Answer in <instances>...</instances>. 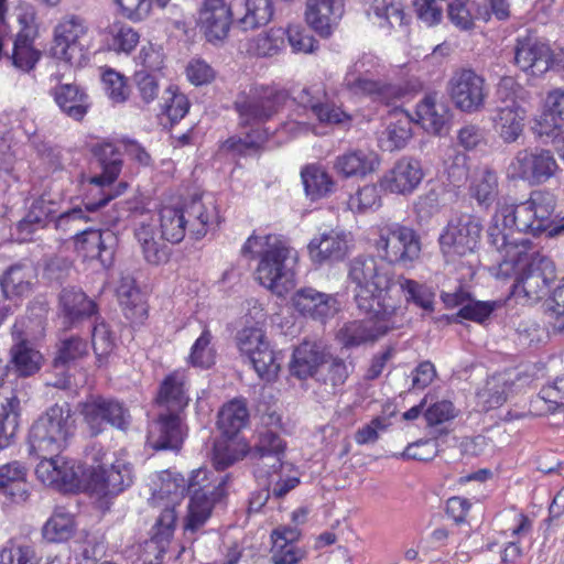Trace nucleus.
I'll list each match as a JSON object with an SVG mask.
<instances>
[{
    "instance_id": "nucleus-4",
    "label": "nucleus",
    "mask_w": 564,
    "mask_h": 564,
    "mask_svg": "<svg viewBox=\"0 0 564 564\" xmlns=\"http://www.w3.org/2000/svg\"><path fill=\"white\" fill-rule=\"evenodd\" d=\"M348 278L355 284V302L359 311H371L376 305L403 308L401 300L393 294V273L382 260L373 257L355 258L350 262Z\"/></svg>"
},
{
    "instance_id": "nucleus-46",
    "label": "nucleus",
    "mask_w": 564,
    "mask_h": 564,
    "mask_svg": "<svg viewBox=\"0 0 564 564\" xmlns=\"http://www.w3.org/2000/svg\"><path fill=\"white\" fill-rule=\"evenodd\" d=\"M139 33L128 24L113 22L105 30V43L109 51L129 54L139 43Z\"/></svg>"
},
{
    "instance_id": "nucleus-16",
    "label": "nucleus",
    "mask_w": 564,
    "mask_h": 564,
    "mask_svg": "<svg viewBox=\"0 0 564 564\" xmlns=\"http://www.w3.org/2000/svg\"><path fill=\"white\" fill-rule=\"evenodd\" d=\"M288 100L285 90L261 87L241 102L236 104L242 124L263 122L272 118Z\"/></svg>"
},
{
    "instance_id": "nucleus-40",
    "label": "nucleus",
    "mask_w": 564,
    "mask_h": 564,
    "mask_svg": "<svg viewBox=\"0 0 564 564\" xmlns=\"http://www.w3.org/2000/svg\"><path fill=\"white\" fill-rule=\"evenodd\" d=\"M249 412L243 400H232L218 413L217 425L221 434L234 438L248 423Z\"/></svg>"
},
{
    "instance_id": "nucleus-8",
    "label": "nucleus",
    "mask_w": 564,
    "mask_h": 564,
    "mask_svg": "<svg viewBox=\"0 0 564 564\" xmlns=\"http://www.w3.org/2000/svg\"><path fill=\"white\" fill-rule=\"evenodd\" d=\"M522 256L521 261H510L508 265L506 252L502 254V262L499 265V272L506 276L514 274L513 292L523 293L530 300H536L549 288V284L555 279V267L553 261L539 253H529Z\"/></svg>"
},
{
    "instance_id": "nucleus-6",
    "label": "nucleus",
    "mask_w": 564,
    "mask_h": 564,
    "mask_svg": "<svg viewBox=\"0 0 564 564\" xmlns=\"http://www.w3.org/2000/svg\"><path fill=\"white\" fill-rule=\"evenodd\" d=\"M187 492L186 480L174 471L163 470L158 475L150 503L161 508V512L151 529V542L163 552L171 542L177 521L176 506Z\"/></svg>"
},
{
    "instance_id": "nucleus-30",
    "label": "nucleus",
    "mask_w": 564,
    "mask_h": 564,
    "mask_svg": "<svg viewBox=\"0 0 564 564\" xmlns=\"http://www.w3.org/2000/svg\"><path fill=\"white\" fill-rule=\"evenodd\" d=\"M112 240L113 235L109 230L83 229L80 234H76L75 249L84 259L99 260L102 265H106L112 256L107 242Z\"/></svg>"
},
{
    "instance_id": "nucleus-44",
    "label": "nucleus",
    "mask_w": 564,
    "mask_h": 564,
    "mask_svg": "<svg viewBox=\"0 0 564 564\" xmlns=\"http://www.w3.org/2000/svg\"><path fill=\"white\" fill-rule=\"evenodd\" d=\"M19 411L20 400L13 391H10L9 395L2 397L0 412V449L8 447L17 434Z\"/></svg>"
},
{
    "instance_id": "nucleus-29",
    "label": "nucleus",
    "mask_w": 564,
    "mask_h": 564,
    "mask_svg": "<svg viewBox=\"0 0 564 564\" xmlns=\"http://www.w3.org/2000/svg\"><path fill=\"white\" fill-rule=\"evenodd\" d=\"M184 371L176 370L161 383L156 402L161 411L177 412L184 410L189 401Z\"/></svg>"
},
{
    "instance_id": "nucleus-28",
    "label": "nucleus",
    "mask_w": 564,
    "mask_h": 564,
    "mask_svg": "<svg viewBox=\"0 0 564 564\" xmlns=\"http://www.w3.org/2000/svg\"><path fill=\"white\" fill-rule=\"evenodd\" d=\"M158 221L153 218L144 219L135 227L134 236L140 245L144 259L149 263L159 264L169 259V248L164 238L156 232Z\"/></svg>"
},
{
    "instance_id": "nucleus-52",
    "label": "nucleus",
    "mask_w": 564,
    "mask_h": 564,
    "mask_svg": "<svg viewBox=\"0 0 564 564\" xmlns=\"http://www.w3.org/2000/svg\"><path fill=\"white\" fill-rule=\"evenodd\" d=\"M305 192L313 199L319 198L332 192L334 181L330 175L321 166H306L301 173Z\"/></svg>"
},
{
    "instance_id": "nucleus-24",
    "label": "nucleus",
    "mask_w": 564,
    "mask_h": 564,
    "mask_svg": "<svg viewBox=\"0 0 564 564\" xmlns=\"http://www.w3.org/2000/svg\"><path fill=\"white\" fill-rule=\"evenodd\" d=\"M184 433L177 412L160 411L148 432V444L153 449H178Z\"/></svg>"
},
{
    "instance_id": "nucleus-41",
    "label": "nucleus",
    "mask_w": 564,
    "mask_h": 564,
    "mask_svg": "<svg viewBox=\"0 0 564 564\" xmlns=\"http://www.w3.org/2000/svg\"><path fill=\"white\" fill-rule=\"evenodd\" d=\"M26 468L20 462H11L0 466V491L15 501L26 499Z\"/></svg>"
},
{
    "instance_id": "nucleus-3",
    "label": "nucleus",
    "mask_w": 564,
    "mask_h": 564,
    "mask_svg": "<svg viewBox=\"0 0 564 564\" xmlns=\"http://www.w3.org/2000/svg\"><path fill=\"white\" fill-rule=\"evenodd\" d=\"M241 253L260 257L257 280L272 293L283 296L294 288L293 264L297 261V252L282 237L252 235L242 246Z\"/></svg>"
},
{
    "instance_id": "nucleus-47",
    "label": "nucleus",
    "mask_w": 564,
    "mask_h": 564,
    "mask_svg": "<svg viewBox=\"0 0 564 564\" xmlns=\"http://www.w3.org/2000/svg\"><path fill=\"white\" fill-rule=\"evenodd\" d=\"M412 137V120L402 115L395 121L390 122L379 139L380 147L384 151L392 152L405 147Z\"/></svg>"
},
{
    "instance_id": "nucleus-23",
    "label": "nucleus",
    "mask_w": 564,
    "mask_h": 564,
    "mask_svg": "<svg viewBox=\"0 0 564 564\" xmlns=\"http://www.w3.org/2000/svg\"><path fill=\"white\" fill-rule=\"evenodd\" d=\"M349 235L343 230L330 229L314 237L308 246V256L313 263H324L343 260L349 249Z\"/></svg>"
},
{
    "instance_id": "nucleus-50",
    "label": "nucleus",
    "mask_w": 564,
    "mask_h": 564,
    "mask_svg": "<svg viewBox=\"0 0 564 564\" xmlns=\"http://www.w3.org/2000/svg\"><path fill=\"white\" fill-rule=\"evenodd\" d=\"M247 454L246 445L234 441L232 438H219L214 443L213 464L217 470H225Z\"/></svg>"
},
{
    "instance_id": "nucleus-13",
    "label": "nucleus",
    "mask_w": 564,
    "mask_h": 564,
    "mask_svg": "<svg viewBox=\"0 0 564 564\" xmlns=\"http://www.w3.org/2000/svg\"><path fill=\"white\" fill-rule=\"evenodd\" d=\"M481 227L476 219L464 215L452 219L440 236V246L448 261L474 251Z\"/></svg>"
},
{
    "instance_id": "nucleus-10",
    "label": "nucleus",
    "mask_w": 564,
    "mask_h": 564,
    "mask_svg": "<svg viewBox=\"0 0 564 564\" xmlns=\"http://www.w3.org/2000/svg\"><path fill=\"white\" fill-rule=\"evenodd\" d=\"M375 247L382 259L402 267H411L421 253V242L416 232L399 224L381 227Z\"/></svg>"
},
{
    "instance_id": "nucleus-15",
    "label": "nucleus",
    "mask_w": 564,
    "mask_h": 564,
    "mask_svg": "<svg viewBox=\"0 0 564 564\" xmlns=\"http://www.w3.org/2000/svg\"><path fill=\"white\" fill-rule=\"evenodd\" d=\"M449 94L455 106L471 113L480 110L487 97L485 79L473 69H459L449 80Z\"/></svg>"
},
{
    "instance_id": "nucleus-21",
    "label": "nucleus",
    "mask_w": 564,
    "mask_h": 564,
    "mask_svg": "<svg viewBox=\"0 0 564 564\" xmlns=\"http://www.w3.org/2000/svg\"><path fill=\"white\" fill-rule=\"evenodd\" d=\"M198 22L208 42L224 41L232 23L230 4L226 0H204L198 11Z\"/></svg>"
},
{
    "instance_id": "nucleus-60",
    "label": "nucleus",
    "mask_w": 564,
    "mask_h": 564,
    "mask_svg": "<svg viewBox=\"0 0 564 564\" xmlns=\"http://www.w3.org/2000/svg\"><path fill=\"white\" fill-rule=\"evenodd\" d=\"M478 403L488 411L501 406L507 400V384L503 380L492 377L484 389L477 393Z\"/></svg>"
},
{
    "instance_id": "nucleus-37",
    "label": "nucleus",
    "mask_w": 564,
    "mask_h": 564,
    "mask_svg": "<svg viewBox=\"0 0 564 564\" xmlns=\"http://www.w3.org/2000/svg\"><path fill=\"white\" fill-rule=\"evenodd\" d=\"M324 357L316 344L304 341L293 352L291 373L300 379L312 377L319 371Z\"/></svg>"
},
{
    "instance_id": "nucleus-18",
    "label": "nucleus",
    "mask_w": 564,
    "mask_h": 564,
    "mask_svg": "<svg viewBox=\"0 0 564 564\" xmlns=\"http://www.w3.org/2000/svg\"><path fill=\"white\" fill-rule=\"evenodd\" d=\"M294 100L308 109L316 120L324 126H349L351 116L340 107L327 100V94L321 86L304 87L294 96Z\"/></svg>"
},
{
    "instance_id": "nucleus-27",
    "label": "nucleus",
    "mask_w": 564,
    "mask_h": 564,
    "mask_svg": "<svg viewBox=\"0 0 564 564\" xmlns=\"http://www.w3.org/2000/svg\"><path fill=\"white\" fill-rule=\"evenodd\" d=\"M344 11L343 0H307L305 18L321 36L332 34Z\"/></svg>"
},
{
    "instance_id": "nucleus-20",
    "label": "nucleus",
    "mask_w": 564,
    "mask_h": 564,
    "mask_svg": "<svg viewBox=\"0 0 564 564\" xmlns=\"http://www.w3.org/2000/svg\"><path fill=\"white\" fill-rule=\"evenodd\" d=\"M424 177L419 160L404 156L398 160L380 180V186L390 193L399 195L412 194Z\"/></svg>"
},
{
    "instance_id": "nucleus-54",
    "label": "nucleus",
    "mask_w": 564,
    "mask_h": 564,
    "mask_svg": "<svg viewBox=\"0 0 564 564\" xmlns=\"http://www.w3.org/2000/svg\"><path fill=\"white\" fill-rule=\"evenodd\" d=\"M273 15L271 0H245V14L239 19L243 30H253L267 24Z\"/></svg>"
},
{
    "instance_id": "nucleus-19",
    "label": "nucleus",
    "mask_w": 564,
    "mask_h": 564,
    "mask_svg": "<svg viewBox=\"0 0 564 564\" xmlns=\"http://www.w3.org/2000/svg\"><path fill=\"white\" fill-rule=\"evenodd\" d=\"M514 64L531 76H541L551 68V50L531 32L520 35L514 46Z\"/></svg>"
},
{
    "instance_id": "nucleus-42",
    "label": "nucleus",
    "mask_w": 564,
    "mask_h": 564,
    "mask_svg": "<svg viewBox=\"0 0 564 564\" xmlns=\"http://www.w3.org/2000/svg\"><path fill=\"white\" fill-rule=\"evenodd\" d=\"M259 477H267V487L274 498H282L300 484L297 473L290 463H279L276 468H268L258 473Z\"/></svg>"
},
{
    "instance_id": "nucleus-31",
    "label": "nucleus",
    "mask_w": 564,
    "mask_h": 564,
    "mask_svg": "<svg viewBox=\"0 0 564 564\" xmlns=\"http://www.w3.org/2000/svg\"><path fill=\"white\" fill-rule=\"evenodd\" d=\"M379 158L372 151L350 150L338 155L334 161V170L345 178L364 177L379 166Z\"/></svg>"
},
{
    "instance_id": "nucleus-9",
    "label": "nucleus",
    "mask_w": 564,
    "mask_h": 564,
    "mask_svg": "<svg viewBox=\"0 0 564 564\" xmlns=\"http://www.w3.org/2000/svg\"><path fill=\"white\" fill-rule=\"evenodd\" d=\"M364 319L346 323L338 332L339 341L347 348L375 343L398 327V317L404 315V308L398 306H372L371 311H360Z\"/></svg>"
},
{
    "instance_id": "nucleus-48",
    "label": "nucleus",
    "mask_w": 564,
    "mask_h": 564,
    "mask_svg": "<svg viewBox=\"0 0 564 564\" xmlns=\"http://www.w3.org/2000/svg\"><path fill=\"white\" fill-rule=\"evenodd\" d=\"M156 221L160 225L162 237L166 241L178 243L184 239L187 226L185 214L181 208L163 207Z\"/></svg>"
},
{
    "instance_id": "nucleus-14",
    "label": "nucleus",
    "mask_w": 564,
    "mask_h": 564,
    "mask_svg": "<svg viewBox=\"0 0 564 564\" xmlns=\"http://www.w3.org/2000/svg\"><path fill=\"white\" fill-rule=\"evenodd\" d=\"M368 62L366 57L355 62L345 75L343 87L352 96L371 97L386 104L399 98L402 94L399 87L369 76Z\"/></svg>"
},
{
    "instance_id": "nucleus-26",
    "label": "nucleus",
    "mask_w": 564,
    "mask_h": 564,
    "mask_svg": "<svg viewBox=\"0 0 564 564\" xmlns=\"http://www.w3.org/2000/svg\"><path fill=\"white\" fill-rule=\"evenodd\" d=\"M257 442L249 454L256 460L257 473L267 471L268 468H276L283 460L285 443L279 434L268 427L258 431Z\"/></svg>"
},
{
    "instance_id": "nucleus-62",
    "label": "nucleus",
    "mask_w": 564,
    "mask_h": 564,
    "mask_svg": "<svg viewBox=\"0 0 564 564\" xmlns=\"http://www.w3.org/2000/svg\"><path fill=\"white\" fill-rule=\"evenodd\" d=\"M525 90L516 82L513 77H502L497 85L496 97L499 105L497 107H509L511 104L521 106L519 100L524 99Z\"/></svg>"
},
{
    "instance_id": "nucleus-22",
    "label": "nucleus",
    "mask_w": 564,
    "mask_h": 564,
    "mask_svg": "<svg viewBox=\"0 0 564 564\" xmlns=\"http://www.w3.org/2000/svg\"><path fill=\"white\" fill-rule=\"evenodd\" d=\"M293 307L303 316L325 322L339 311V302L334 294L319 292L314 288L299 289L292 295Z\"/></svg>"
},
{
    "instance_id": "nucleus-56",
    "label": "nucleus",
    "mask_w": 564,
    "mask_h": 564,
    "mask_svg": "<svg viewBox=\"0 0 564 564\" xmlns=\"http://www.w3.org/2000/svg\"><path fill=\"white\" fill-rule=\"evenodd\" d=\"M106 399L102 397H94L82 403L80 413L85 423L88 425L90 434L96 436L104 431L107 423Z\"/></svg>"
},
{
    "instance_id": "nucleus-59",
    "label": "nucleus",
    "mask_w": 564,
    "mask_h": 564,
    "mask_svg": "<svg viewBox=\"0 0 564 564\" xmlns=\"http://www.w3.org/2000/svg\"><path fill=\"white\" fill-rule=\"evenodd\" d=\"M268 343L263 329L258 326H246L238 330L236 335L237 347L240 354L247 358Z\"/></svg>"
},
{
    "instance_id": "nucleus-64",
    "label": "nucleus",
    "mask_w": 564,
    "mask_h": 564,
    "mask_svg": "<svg viewBox=\"0 0 564 564\" xmlns=\"http://www.w3.org/2000/svg\"><path fill=\"white\" fill-rule=\"evenodd\" d=\"M305 556V552L296 543H289L281 538L272 542L271 560L274 564H296Z\"/></svg>"
},
{
    "instance_id": "nucleus-5",
    "label": "nucleus",
    "mask_w": 564,
    "mask_h": 564,
    "mask_svg": "<svg viewBox=\"0 0 564 564\" xmlns=\"http://www.w3.org/2000/svg\"><path fill=\"white\" fill-rule=\"evenodd\" d=\"M229 475H220L208 468L193 470L186 480L189 502L184 520L186 539H194L212 517L215 506L227 494Z\"/></svg>"
},
{
    "instance_id": "nucleus-12",
    "label": "nucleus",
    "mask_w": 564,
    "mask_h": 564,
    "mask_svg": "<svg viewBox=\"0 0 564 564\" xmlns=\"http://www.w3.org/2000/svg\"><path fill=\"white\" fill-rule=\"evenodd\" d=\"M89 25L86 19L76 14H67L54 28V55L68 63H78L84 56L83 39Z\"/></svg>"
},
{
    "instance_id": "nucleus-55",
    "label": "nucleus",
    "mask_w": 564,
    "mask_h": 564,
    "mask_svg": "<svg viewBox=\"0 0 564 564\" xmlns=\"http://www.w3.org/2000/svg\"><path fill=\"white\" fill-rule=\"evenodd\" d=\"M74 519L70 513L56 510L43 527V536L48 542L67 541L74 533Z\"/></svg>"
},
{
    "instance_id": "nucleus-58",
    "label": "nucleus",
    "mask_w": 564,
    "mask_h": 564,
    "mask_svg": "<svg viewBox=\"0 0 564 564\" xmlns=\"http://www.w3.org/2000/svg\"><path fill=\"white\" fill-rule=\"evenodd\" d=\"M381 206V197L376 185L369 184L360 187L347 200V208L356 214L375 210Z\"/></svg>"
},
{
    "instance_id": "nucleus-25",
    "label": "nucleus",
    "mask_w": 564,
    "mask_h": 564,
    "mask_svg": "<svg viewBox=\"0 0 564 564\" xmlns=\"http://www.w3.org/2000/svg\"><path fill=\"white\" fill-rule=\"evenodd\" d=\"M181 210L185 214L188 232L196 239L218 224V212L212 196H195Z\"/></svg>"
},
{
    "instance_id": "nucleus-63",
    "label": "nucleus",
    "mask_w": 564,
    "mask_h": 564,
    "mask_svg": "<svg viewBox=\"0 0 564 564\" xmlns=\"http://www.w3.org/2000/svg\"><path fill=\"white\" fill-rule=\"evenodd\" d=\"M212 335L205 329L196 339L189 355V362L195 367L209 368L215 362L214 350L210 347Z\"/></svg>"
},
{
    "instance_id": "nucleus-43",
    "label": "nucleus",
    "mask_w": 564,
    "mask_h": 564,
    "mask_svg": "<svg viewBox=\"0 0 564 564\" xmlns=\"http://www.w3.org/2000/svg\"><path fill=\"white\" fill-rule=\"evenodd\" d=\"M393 289V294L400 300L399 293L402 292L408 303H413L425 312L434 311L435 294L426 284L400 275Z\"/></svg>"
},
{
    "instance_id": "nucleus-45",
    "label": "nucleus",
    "mask_w": 564,
    "mask_h": 564,
    "mask_svg": "<svg viewBox=\"0 0 564 564\" xmlns=\"http://www.w3.org/2000/svg\"><path fill=\"white\" fill-rule=\"evenodd\" d=\"M446 108L434 96H426L416 107L417 121L432 134H441L446 123Z\"/></svg>"
},
{
    "instance_id": "nucleus-53",
    "label": "nucleus",
    "mask_w": 564,
    "mask_h": 564,
    "mask_svg": "<svg viewBox=\"0 0 564 564\" xmlns=\"http://www.w3.org/2000/svg\"><path fill=\"white\" fill-rule=\"evenodd\" d=\"M368 14H373L381 28H397L404 24V12L394 0H371Z\"/></svg>"
},
{
    "instance_id": "nucleus-2",
    "label": "nucleus",
    "mask_w": 564,
    "mask_h": 564,
    "mask_svg": "<svg viewBox=\"0 0 564 564\" xmlns=\"http://www.w3.org/2000/svg\"><path fill=\"white\" fill-rule=\"evenodd\" d=\"M93 153L97 158L101 167V173L89 178L90 195L100 197L98 200H89L83 207H74L54 217L56 230L64 232H82V225L90 220L88 213H94L100 207L107 205L111 199L122 195L127 188V182L113 183L122 170V158L118 147L110 142H102L93 148Z\"/></svg>"
},
{
    "instance_id": "nucleus-1",
    "label": "nucleus",
    "mask_w": 564,
    "mask_h": 564,
    "mask_svg": "<svg viewBox=\"0 0 564 564\" xmlns=\"http://www.w3.org/2000/svg\"><path fill=\"white\" fill-rule=\"evenodd\" d=\"M555 205V196L547 191H533L525 202L518 205L509 204L506 199L498 202L488 237L499 252H506L505 265L510 261H521L525 250H531L532 242L516 237V234L529 232L535 236L549 229Z\"/></svg>"
},
{
    "instance_id": "nucleus-39",
    "label": "nucleus",
    "mask_w": 564,
    "mask_h": 564,
    "mask_svg": "<svg viewBox=\"0 0 564 564\" xmlns=\"http://www.w3.org/2000/svg\"><path fill=\"white\" fill-rule=\"evenodd\" d=\"M53 96L61 110L69 118L82 120L87 113V95L78 86L61 85L54 89Z\"/></svg>"
},
{
    "instance_id": "nucleus-32",
    "label": "nucleus",
    "mask_w": 564,
    "mask_h": 564,
    "mask_svg": "<svg viewBox=\"0 0 564 564\" xmlns=\"http://www.w3.org/2000/svg\"><path fill=\"white\" fill-rule=\"evenodd\" d=\"M56 204L44 196L35 199L28 214L18 223L17 231L20 241L32 239V235L54 219L56 214Z\"/></svg>"
},
{
    "instance_id": "nucleus-38",
    "label": "nucleus",
    "mask_w": 564,
    "mask_h": 564,
    "mask_svg": "<svg viewBox=\"0 0 564 564\" xmlns=\"http://www.w3.org/2000/svg\"><path fill=\"white\" fill-rule=\"evenodd\" d=\"M35 278V270L31 264L18 263L4 272L0 279V285L7 297L24 295L31 291Z\"/></svg>"
},
{
    "instance_id": "nucleus-34",
    "label": "nucleus",
    "mask_w": 564,
    "mask_h": 564,
    "mask_svg": "<svg viewBox=\"0 0 564 564\" xmlns=\"http://www.w3.org/2000/svg\"><path fill=\"white\" fill-rule=\"evenodd\" d=\"M527 111L522 106L497 107L492 116V127L506 143L516 142L523 132Z\"/></svg>"
},
{
    "instance_id": "nucleus-61",
    "label": "nucleus",
    "mask_w": 564,
    "mask_h": 564,
    "mask_svg": "<svg viewBox=\"0 0 564 564\" xmlns=\"http://www.w3.org/2000/svg\"><path fill=\"white\" fill-rule=\"evenodd\" d=\"M87 354L88 344L79 337L72 336L61 343L54 365L55 367L66 366L82 359Z\"/></svg>"
},
{
    "instance_id": "nucleus-57",
    "label": "nucleus",
    "mask_w": 564,
    "mask_h": 564,
    "mask_svg": "<svg viewBox=\"0 0 564 564\" xmlns=\"http://www.w3.org/2000/svg\"><path fill=\"white\" fill-rule=\"evenodd\" d=\"M40 52L34 50L31 41L24 35H18L13 43L11 55L12 65L23 72H30L40 59Z\"/></svg>"
},
{
    "instance_id": "nucleus-11",
    "label": "nucleus",
    "mask_w": 564,
    "mask_h": 564,
    "mask_svg": "<svg viewBox=\"0 0 564 564\" xmlns=\"http://www.w3.org/2000/svg\"><path fill=\"white\" fill-rule=\"evenodd\" d=\"M560 171V166L550 150H520L508 167L512 180H521L530 185H541Z\"/></svg>"
},
{
    "instance_id": "nucleus-49",
    "label": "nucleus",
    "mask_w": 564,
    "mask_h": 564,
    "mask_svg": "<svg viewBox=\"0 0 564 564\" xmlns=\"http://www.w3.org/2000/svg\"><path fill=\"white\" fill-rule=\"evenodd\" d=\"M248 360L260 379L267 382H271L276 379L281 369V359L279 357V352L271 347L270 343L253 352Z\"/></svg>"
},
{
    "instance_id": "nucleus-17",
    "label": "nucleus",
    "mask_w": 564,
    "mask_h": 564,
    "mask_svg": "<svg viewBox=\"0 0 564 564\" xmlns=\"http://www.w3.org/2000/svg\"><path fill=\"white\" fill-rule=\"evenodd\" d=\"M133 481L132 465L124 457H117L108 468L102 465L89 471L87 487L99 496L122 492Z\"/></svg>"
},
{
    "instance_id": "nucleus-36",
    "label": "nucleus",
    "mask_w": 564,
    "mask_h": 564,
    "mask_svg": "<svg viewBox=\"0 0 564 564\" xmlns=\"http://www.w3.org/2000/svg\"><path fill=\"white\" fill-rule=\"evenodd\" d=\"M469 194L478 206L489 208L499 196V176L488 166L475 170L469 185Z\"/></svg>"
},
{
    "instance_id": "nucleus-33",
    "label": "nucleus",
    "mask_w": 564,
    "mask_h": 564,
    "mask_svg": "<svg viewBox=\"0 0 564 564\" xmlns=\"http://www.w3.org/2000/svg\"><path fill=\"white\" fill-rule=\"evenodd\" d=\"M538 132L541 135L562 137L564 133V88H555L547 93L544 111L538 120Z\"/></svg>"
},
{
    "instance_id": "nucleus-51",
    "label": "nucleus",
    "mask_w": 564,
    "mask_h": 564,
    "mask_svg": "<svg viewBox=\"0 0 564 564\" xmlns=\"http://www.w3.org/2000/svg\"><path fill=\"white\" fill-rule=\"evenodd\" d=\"M59 305L69 318L89 316L95 313L96 304L84 292L75 288H65L59 294Z\"/></svg>"
},
{
    "instance_id": "nucleus-35",
    "label": "nucleus",
    "mask_w": 564,
    "mask_h": 564,
    "mask_svg": "<svg viewBox=\"0 0 564 564\" xmlns=\"http://www.w3.org/2000/svg\"><path fill=\"white\" fill-rule=\"evenodd\" d=\"M117 295L122 312L128 321L138 324L145 319L148 307L131 275H124L120 279Z\"/></svg>"
},
{
    "instance_id": "nucleus-7",
    "label": "nucleus",
    "mask_w": 564,
    "mask_h": 564,
    "mask_svg": "<svg viewBox=\"0 0 564 564\" xmlns=\"http://www.w3.org/2000/svg\"><path fill=\"white\" fill-rule=\"evenodd\" d=\"M75 431L68 403L50 406L31 426L30 449L36 456L55 455L66 445Z\"/></svg>"
}]
</instances>
